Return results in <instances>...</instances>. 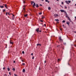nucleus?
<instances>
[{
    "instance_id": "f257e3e1",
    "label": "nucleus",
    "mask_w": 76,
    "mask_h": 76,
    "mask_svg": "<svg viewBox=\"0 0 76 76\" xmlns=\"http://www.w3.org/2000/svg\"><path fill=\"white\" fill-rule=\"evenodd\" d=\"M66 3H67V4H69V3H71V1H65Z\"/></svg>"
},
{
    "instance_id": "f03ea898",
    "label": "nucleus",
    "mask_w": 76,
    "mask_h": 76,
    "mask_svg": "<svg viewBox=\"0 0 76 76\" xmlns=\"http://www.w3.org/2000/svg\"><path fill=\"white\" fill-rule=\"evenodd\" d=\"M60 11L61 12H64V13L66 11L65 10H60Z\"/></svg>"
},
{
    "instance_id": "7ed1b4c3",
    "label": "nucleus",
    "mask_w": 76,
    "mask_h": 76,
    "mask_svg": "<svg viewBox=\"0 0 76 76\" xmlns=\"http://www.w3.org/2000/svg\"><path fill=\"white\" fill-rule=\"evenodd\" d=\"M13 16L12 17V20H13L14 19H15V15H14L13 14H12Z\"/></svg>"
},
{
    "instance_id": "20e7f679",
    "label": "nucleus",
    "mask_w": 76,
    "mask_h": 76,
    "mask_svg": "<svg viewBox=\"0 0 76 76\" xmlns=\"http://www.w3.org/2000/svg\"><path fill=\"white\" fill-rule=\"evenodd\" d=\"M59 40L61 42H63V39H61V37H59Z\"/></svg>"
},
{
    "instance_id": "39448f33",
    "label": "nucleus",
    "mask_w": 76,
    "mask_h": 76,
    "mask_svg": "<svg viewBox=\"0 0 76 76\" xmlns=\"http://www.w3.org/2000/svg\"><path fill=\"white\" fill-rule=\"evenodd\" d=\"M54 16H55V17H58V15L57 14H55L54 15Z\"/></svg>"
},
{
    "instance_id": "423d86ee",
    "label": "nucleus",
    "mask_w": 76,
    "mask_h": 76,
    "mask_svg": "<svg viewBox=\"0 0 76 76\" xmlns=\"http://www.w3.org/2000/svg\"><path fill=\"white\" fill-rule=\"evenodd\" d=\"M68 19L70 21V22H71L72 20H71V19H70V18H69V17L68 16L67 17Z\"/></svg>"
},
{
    "instance_id": "0eeeda50",
    "label": "nucleus",
    "mask_w": 76,
    "mask_h": 76,
    "mask_svg": "<svg viewBox=\"0 0 76 76\" xmlns=\"http://www.w3.org/2000/svg\"><path fill=\"white\" fill-rule=\"evenodd\" d=\"M33 6V7H35V6H36V4H35V2H34V4Z\"/></svg>"
},
{
    "instance_id": "6e6552de",
    "label": "nucleus",
    "mask_w": 76,
    "mask_h": 76,
    "mask_svg": "<svg viewBox=\"0 0 76 76\" xmlns=\"http://www.w3.org/2000/svg\"><path fill=\"white\" fill-rule=\"evenodd\" d=\"M36 31L38 33V32H39V28H37L36 30Z\"/></svg>"
},
{
    "instance_id": "1a4fd4ad",
    "label": "nucleus",
    "mask_w": 76,
    "mask_h": 76,
    "mask_svg": "<svg viewBox=\"0 0 76 76\" xmlns=\"http://www.w3.org/2000/svg\"><path fill=\"white\" fill-rule=\"evenodd\" d=\"M66 23L67 24V25H69V24L70 23V22L69 21H67L66 22Z\"/></svg>"
},
{
    "instance_id": "9d476101",
    "label": "nucleus",
    "mask_w": 76,
    "mask_h": 76,
    "mask_svg": "<svg viewBox=\"0 0 76 76\" xmlns=\"http://www.w3.org/2000/svg\"><path fill=\"white\" fill-rule=\"evenodd\" d=\"M37 46H39V45H40V46H41V44H37Z\"/></svg>"
},
{
    "instance_id": "9b49d317",
    "label": "nucleus",
    "mask_w": 76,
    "mask_h": 76,
    "mask_svg": "<svg viewBox=\"0 0 76 76\" xmlns=\"http://www.w3.org/2000/svg\"><path fill=\"white\" fill-rule=\"evenodd\" d=\"M25 72V69H23V73H24V72Z\"/></svg>"
},
{
    "instance_id": "f8f14e48",
    "label": "nucleus",
    "mask_w": 76,
    "mask_h": 76,
    "mask_svg": "<svg viewBox=\"0 0 76 76\" xmlns=\"http://www.w3.org/2000/svg\"><path fill=\"white\" fill-rule=\"evenodd\" d=\"M44 18H45V17L44 16H42V19H44Z\"/></svg>"
},
{
    "instance_id": "ddd939ff",
    "label": "nucleus",
    "mask_w": 76,
    "mask_h": 76,
    "mask_svg": "<svg viewBox=\"0 0 76 76\" xmlns=\"http://www.w3.org/2000/svg\"><path fill=\"white\" fill-rule=\"evenodd\" d=\"M34 3V1H31V4H33V3Z\"/></svg>"
},
{
    "instance_id": "4468645a",
    "label": "nucleus",
    "mask_w": 76,
    "mask_h": 76,
    "mask_svg": "<svg viewBox=\"0 0 76 76\" xmlns=\"http://www.w3.org/2000/svg\"><path fill=\"white\" fill-rule=\"evenodd\" d=\"M55 20H56L57 22H58V21H59V20H58V19H55Z\"/></svg>"
},
{
    "instance_id": "2eb2a0df",
    "label": "nucleus",
    "mask_w": 76,
    "mask_h": 76,
    "mask_svg": "<svg viewBox=\"0 0 76 76\" xmlns=\"http://www.w3.org/2000/svg\"><path fill=\"white\" fill-rule=\"evenodd\" d=\"M5 7L7 9V4H5Z\"/></svg>"
},
{
    "instance_id": "dca6fc26",
    "label": "nucleus",
    "mask_w": 76,
    "mask_h": 76,
    "mask_svg": "<svg viewBox=\"0 0 76 76\" xmlns=\"http://www.w3.org/2000/svg\"><path fill=\"white\" fill-rule=\"evenodd\" d=\"M10 44H13V42H12V41L10 40Z\"/></svg>"
},
{
    "instance_id": "f3484780",
    "label": "nucleus",
    "mask_w": 76,
    "mask_h": 76,
    "mask_svg": "<svg viewBox=\"0 0 76 76\" xmlns=\"http://www.w3.org/2000/svg\"><path fill=\"white\" fill-rule=\"evenodd\" d=\"M0 7H1V8H3V7H4V6H0Z\"/></svg>"
},
{
    "instance_id": "a211bd4d",
    "label": "nucleus",
    "mask_w": 76,
    "mask_h": 76,
    "mask_svg": "<svg viewBox=\"0 0 76 76\" xmlns=\"http://www.w3.org/2000/svg\"><path fill=\"white\" fill-rule=\"evenodd\" d=\"M27 16H28V14H26V15H24L25 17H27Z\"/></svg>"
},
{
    "instance_id": "6ab92c4d",
    "label": "nucleus",
    "mask_w": 76,
    "mask_h": 76,
    "mask_svg": "<svg viewBox=\"0 0 76 76\" xmlns=\"http://www.w3.org/2000/svg\"><path fill=\"white\" fill-rule=\"evenodd\" d=\"M7 70H8V71L9 72V71H10V68H8Z\"/></svg>"
},
{
    "instance_id": "aec40b11",
    "label": "nucleus",
    "mask_w": 76,
    "mask_h": 76,
    "mask_svg": "<svg viewBox=\"0 0 76 76\" xmlns=\"http://www.w3.org/2000/svg\"><path fill=\"white\" fill-rule=\"evenodd\" d=\"M3 10V12H5V11H6V10H5V9Z\"/></svg>"
},
{
    "instance_id": "412c9836",
    "label": "nucleus",
    "mask_w": 76,
    "mask_h": 76,
    "mask_svg": "<svg viewBox=\"0 0 76 76\" xmlns=\"http://www.w3.org/2000/svg\"><path fill=\"white\" fill-rule=\"evenodd\" d=\"M36 7H38V4H36Z\"/></svg>"
},
{
    "instance_id": "4be33fe9",
    "label": "nucleus",
    "mask_w": 76,
    "mask_h": 76,
    "mask_svg": "<svg viewBox=\"0 0 76 76\" xmlns=\"http://www.w3.org/2000/svg\"><path fill=\"white\" fill-rule=\"evenodd\" d=\"M12 70H14V71H15V68H13L12 69Z\"/></svg>"
},
{
    "instance_id": "5701e85b",
    "label": "nucleus",
    "mask_w": 76,
    "mask_h": 76,
    "mask_svg": "<svg viewBox=\"0 0 76 76\" xmlns=\"http://www.w3.org/2000/svg\"><path fill=\"white\" fill-rule=\"evenodd\" d=\"M22 65H23V66H25V64L24 63H23L22 64Z\"/></svg>"
},
{
    "instance_id": "b1692460",
    "label": "nucleus",
    "mask_w": 76,
    "mask_h": 76,
    "mask_svg": "<svg viewBox=\"0 0 76 76\" xmlns=\"http://www.w3.org/2000/svg\"><path fill=\"white\" fill-rule=\"evenodd\" d=\"M65 20H64L62 22H63V23H65Z\"/></svg>"
},
{
    "instance_id": "393cba45",
    "label": "nucleus",
    "mask_w": 76,
    "mask_h": 76,
    "mask_svg": "<svg viewBox=\"0 0 76 76\" xmlns=\"http://www.w3.org/2000/svg\"><path fill=\"white\" fill-rule=\"evenodd\" d=\"M48 10H50V9H51V8L50 7H49L48 8Z\"/></svg>"
},
{
    "instance_id": "a878e982",
    "label": "nucleus",
    "mask_w": 76,
    "mask_h": 76,
    "mask_svg": "<svg viewBox=\"0 0 76 76\" xmlns=\"http://www.w3.org/2000/svg\"><path fill=\"white\" fill-rule=\"evenodd\" d=\"M22 53L23 54H24L25 53V52H24V51H23Z\"/></svg>"
},
{
    "instance_id": "bb28decb",
    "label": "nucleus",
    "mask_w": 76,
    "mask_h": 76,
    "mask_svg": "<svg viewBox=\"0 0 76 76\" xmlns=\"http://www.w3.org/2000/svg\"><path fill=\"white\" fill-rule=\"evenodd\" d=\"M42 12H40L39 13V15H42Z\"/></svg>"
},
{
    "instance_id": "cd10ccee",
    "label": "nucleus",
    "mask_w": 76,
    "mask_h": 76,
    "mask_svg": "<svg viewBox=\"0 0 76 76\" xmlns=\"http://www.w3.org/2000/svg\"><path fill=\"white\" fill-rule=\"evenodd\" d=\"M58 61H60V60H61V59H58Z\"/></svg>"
},
{
    "instance_id": "c85d7f7f",
    "label": "nucleus",
    "mask_w": 76,
    "mask_h": 76,
    "mask_svg": "<svg viewBox=\"0 0 76 76\" xmlns=\"http://www.w3.org/2000/svg\"><path fill=\"white\" fill-rule=\"evenodd\" d=\"M14 76H18V75H17L16 74H14Z\"/></svg>"
},
{
    "instance_id": "c756f323",
    "label": "nucleus",
    "mask_w": 76,
    "mask_h": 76,
    "mask_svg": "<svg viewBox=\"0 0 76 76\" xmlns=\"http://www.w3.org/2000/svg\"><path fill=\"white\" fill-rule=\"evenodd\" d=\"M32 59H34V56H33V57L32 58Z\"/></svg>"
},
{
    "instance_id": "7c9ffc66",
    "label": "nucleus",
    "mask_w": 76,
    "mask_h": 76,
    "mask_svg": "<svg viewBox=\"0 0 76 76\" xmlns=\"http://www.w3.org/2000/svg\"><path fill=\"white\" fill-rule=\"evenodd\" d=\"M40 22H43V21L42 20H40Z\"/></svg>"
},
{
    "instance_id": "2f4dec72",
    "label": "nucleus",
    "mask_w": 76,
    "mask_h": 76,
    "mask_svg": "<svg viewBox=\"0 0 76 76\" xmlns=\"http://www.w3.org/2000/svg\"><path fill=\"white\" fill-rule=\"evenodd\" d=\"M46 2H48V0H45Z\"/></svg>"
},
{
    "instance_id": "473e14b6",
    "label": "nucleus",
    "mask_w": 76,
    "mask_h": 76,
    "mask_svg": "<svg viewBox=\"0 0 76 76\" xmlns=\"http://www.w3.org/2000/svg\"><path fill=\"white\" fill-rule=\"evenodd\" d=\"M64 13H65V14H66H66H67V12H64Z\"/></svg>"
},
{
    "instance_id": "72a5a7b5",
    "label": "nucleus",
    "mask_w": 76,
    "mask_h": 76,
    "mask_svg": "<svg viewBox=\"0 0 76 76\" xmlns=\"http://www.w3.org/2000/svg\"><path fill=\"white\" fill-rule=\"evenodd\" d=\"M61 4H64V3L63 2H62Z\"/></svg>"
},
{
    "instance_id": "f704fd0d",
    "label": "nucleus",
    "mask_w": 76,
    "mask_h": 76,
    "mask_svg": "<svg viewBox=\"0 0 76 76\" xmlns=\"http://www.w3.org/2000/svg\"><path fill=\"white\" fill-rule=\"evenodd\" d=\"M8 14L9 15H10V12H8Z\"/></svg>"
},
{
    "instance_id": "c9c22d12",
    "label": "nucleus",
    "mask_w": 76,
    "mask_h": 76,
    "mask_svg": "<svg viewBox=\"0 0 76 76\" xmlns=\"http://www.w3.org/2000/svg\"><path fill=\"white\" fill-rule=\"evenodd\" d=\"M66 18H67V17H68V15H66Z\"/></svg>"
},
{
    "instance_id": "e433bc0d",
    "label": "nucleus",
    "mask_w": 76,
    "mask_h": 76,
    "mask_svg": "<svg viewBox=\"0 0 76 76\" xmlns=\"http://www.w3.org/2000/svg\"><path fill=\"white\" fill-rule=\"evenodd\" d=\"M13 63H16V61H13Z\"/></svg>"
},
{
    "instance_id": "4c0bfd02",
    "label": "nucleus",
    "mask_w": 76,
    "mask_h": 76,
    "mask_svg": "<svg viewBox=\"0 0 76 76\" xmlns=\"http://www.w3.org/2000/svg\"><path fill=\"white\" fill-rule=\"evenodd\" d=\"M11 72H10L9 73V75H11Z\"/></svg>"
},
{
    "instance_id": "58836bf2",
    "label": "nucleus",
    "mask_w": 76,
    "mask_h": 76,
    "mask_svg": "<svg viewBox=\"0 0 76 76\" xmlns=\"http://www.w3.org/2000/svg\"><path fill=\"white\" fill-rule=\"evenodd\" d=\"M60 47V45H58L57 46V47Z\"/></svg>"
},
{
    "instance_id": "ea45409f",
    "label": "nucleus",
    "mask_w": 76,
    "mask_h": 76,
    "mask_svg": "<svg viewBox=\"0 0 76 76\" xmlns=\"http://www.w3.org/2000/svg\"><path fill=\"white\" fill-rule=\"evenodd\" d=\"M3 69L4 70H5V67H4V68H3Z\"/></svg>"
},
{
    "instance_id": "a19ab883",
    "label": "nucleus",
    "mask_w": 76,
    "mask_h": 76,
    "mask_svg": "<svg viewBox=\"0 0 76 76\" xmlns=\"http://www.w3.org/2000/svg\"><path fill=\"white\" fill-rule=\"evenodd\" d=\"M33 53H32L31 54V56H33Z\"/></svg>"
},
{
    "instance_id": "79ce46f5",
    "label": "nucleus",
    "mask_w": 76,
    "mask_h": 76,
    "mask_svg": "<svg viewBox=\"0 0 76 76\" xmlns=\"http://www.w3.org/2000/svg\"><path fill=\"white\" fill-rule=\"evenodd\" d=\"M44 25L45 26H46V24H44Z\"/></svg>"
},
{
    "instance_id": "37998d69",
    "label": "nucleus",
    "mask_w": 76,
    "mask_h": 76,
    "mask_svg": "<svg viewBox=\"0 0 76 76\" xmlns=\"http://www.w3.org/2000/svg\"><path fill=\"white\" fill-rule=\"evenodd\" d=\"M65 9H67V7L65 6Z\"/></svg>"
},
{
    "instance_id": "c03bdc74",
    "label": "nucleus",
    "mask_w": 76,
    "mask_h": 76,
    "mask_svg": "<svg viewBox=\"0 0 76 76\" xmlns=\"http://www.w3.org/2000/svg\"><path fill=\"white\" fill-rule=\"evenodd\" d=\"M39 70H41V69H40V67H39Z\"/></svg>"
},
{
    "instance_id": "a18cd8bd",
    "label": "nucleus",
    "mask_w": 76,
    "mask_h": 76,
    "mask_svg": "<svg viewBox=\"0 0 76 76\" xmlns=\"http://www.w3.org/2000/svg\"><path fill=\"white\" fill-rule=\"evenodd\" d=\"M6 15H7V12L6 13Z\"/></svg>"
},
{
    "instance_id": "49530a36",
    "label": "nucleus",
    "mask_w": 76,
    "mask_h": 76,
    "mask_svg": "<svg viewBox=\"0 0 76 76\" xmlns=\"http://www.w3.org/2000/svg\"><path fill=\"white\" fill-rule=\"evenodd\" d=\"M39 32H41V30H40V31L39 30Z\"/></svg>"
},
{
    "instance_id": "de8ad7c7",
    "label": "nucleus",
    "mask_w": 76,
    "mask_h": 76,
    "mask_svg": "<svg viewBox=\"0 0 76 76\" xmlns=\"http://www.w3.org/2000/svg\"><path fill=\"white\" fill-rule=\"evenodd\" d=\"M59 23V22H57V23Z\"/></svg>"
},
{
    "instance_id": "09e8293b",
    "label": "nucleus",
    "mask_w": 76,
    "mask_h": 76,
    "mask_svg": "<svg viewBox=\"0 0 76 76\" xmlns=\"http://www.w3.org/2000/svg\"><path fill=\"white\" fill-rule=\"evenodd\" d=\"M21 61L22 62H23V60H21Z\"/></svg>"
},
{
    "instance_id": "8fccbe9b",
    "label": "nucleus",
    "mask_w": 76,
    "mask_h": 76,
    "mask_svg": "<svg viewBox=\"0 0 76 76\" xmlns=\"http://www.w3.org/2000/svg\"><path fill=\"white\" fill-rule=\"evenodd\" d=\"M46 61H45V63H46Z\"/></svg>"
},
{
    "instance_id": "3c124183",
    "label": "nucleus",
    "mask_w": 76,
    "mask_h": 76,
    "mask_svg": "<svg viewBox=\"0 0 76 76\" xmlns=\"http://www.w3.org/2000/svg\"><path fill=\"white\" fill-rule=\"evenodd\" d=\"M39 5H40V6H42V4H40Z\"/></svg>"
},
{
    "instance_id": "603ef678",
    "label": "nucleus",
    "mask_w": 76,
    "mask_h": 76,
    "mask_svg": "<svg viewBox=\"0 0 76 76\" xmlns=\"http://www.w3.org/2000/svg\"><path fill=\"white\" fill-rule=\"evenodd\" d=\"M6 46H7V44L5 45Z\"/></svg>"
},
{
    "instance_id": "864d4df0",
    "label": "nucleus",
    "mask_w": 76,
    "mask_h": 76,
    "mask_svg": "<svg viewBox=\"0 0 76 76\" xmlns=\"http://www.w3.org/2000/svg\"><path fill=\"white\" fill-rule=\"evenodd\" d=\"M23 3H25V1H23Z\"/></svg>"
},
{
    "instance_id": "5fc2aeb1",
    "label": "nucleus",
    "mask_w": 76,
    "mask_h": 76,
    "mask_svg": "<svg viewBox=\"0 0 76 76\" xmlns=\"http://www.w3.org/2000/svg\"><path fill=\"white\" fill-rule=\"evenodd\" d=\"M60 30H61V31H62V29L61 28V29H60Z\"/></svg>"
},
{
    "instance_id": "6e6d98bb",
    "label": "nucleus",
    "mask_w": 76,
    "mask_h": 76,
    "mask_svg": "<svg viewBox=\"0 0 76 76\" xmlns=\"http://www.w3.org/2000/svg\"><path fill=\"white\" fill-rule=\"evenodd\" d=\"M41 0V1H44V0Z\"/></svg>"
},
{
    "instance_id": "4d7b16f0",
    "label": "nucleus",
    "mask_w": 76,
    "mask_h": 76,
    "mask_svg": "<svg viewBox=\"0 0 76 76\" xmlns=\"http://www.w3.org/2000/svg\"><path fill=\"white\" fill-rule=\"evenodd\" d=\"M20 59L21 60H22V58H21V57H20Z\"/></svg>"
},
{
    "instance_id": "13d9d810",
    "label": "nucleus",
    "mask_w": 76,
    "mask_h": 76,
    "mask_svg": "<svg viewBox=\"0 0 76 76\" xmlns=\"http://www.w3.org/2000/svg\"><path fill=\"white\" fill-rule=\"evenodd\" d=\"M74 33H76V31H74Z\"/></svg>"
},
{
    "instance_id": "bf43d9fd",
    "label": "nucleus",
    "mask_w": 76,
    "mask_h": 76,
    "mask_svg": "<svg viewBox=\"0 0 76 76\" xmlns=\"http://www.w3.org/2000/svg\"><path fill=\"white\" fill-rule=\"evenodd\" d=\"M48 3H50V1H48Z\"/></svg>"
},
{
    "instance_id": "052dcab7",
    "label": "nucleus",
    "mask_w": 76,
    "mask_h": 76,
    "mask_svg": "<svg viewBox=\"0 0 76 76\" xmlns=\"http://www.w3.org/2000/svg\"><path fill=\"white\" fill-rule=\"evenodd\" d=\"M5 48H7V46H5Z\"/></svg>"
},
{
    "instance_id": "680f3d73",
    "label": "nucleus",
    "mask_w": 76,
    "mask_h": 76,
    "mask_svg": "<svg viewBox=\"0 0 76 76\" xmlns=\"http://www.w3.org/2000/svg\"><path fill=\"white\" fill-rule=\"evenodd\" d=\"M63 26H64V25H63Z\"/></svg>"
},
{
    "instance_id": "e2e57ef3",
    "label": "nucleus",
    "mask_w": 76,
    "mask_h": 76,
    "mask_svg": "<svg viewBox=\"0 0 76 76\" xmlns=\"http://www.w3.org/2000/svg\"><path fill=\"white\" fill-rule=\"evenodd\" d=\"M75 47H76V45H75Z\"/></svg>"
},
{
    "instance_id": "0e129e2a",
    "label": "nucleus",
    "mask_w": 76,
    "mask_h": 76,
    "mask_svg": "<svg viewBox=\"0 0 76 76\" xmlns=\"http://www.w3.org/2000/svg\"><path fill=\"white\" fill-rule=\"evenodd\" d=\"M23 9H24V10H25V8H23Z\"/></svg>"
},
{
    "instance_id": "69168bd1",
    "label": "nucleus",
    "mask_w": 76,
    "mask_h": 76,
    "mask_svg": "<svg viewBox=\"0 0 76 76\" xmlns=\"http://www.w3.org/2000/svg\"><path fill=\"white\" fill-rule=\"evenodd\" d=\"M57 1H59V0H56Z\"/></svg>"
},
{
    "instance_id": "338daca9",
    "label": "nucleus",
    "mask_w": 76,
    "mask_h": 76,
    "mask_svg": "<svg viewBox=\"0 0 76 76\" xmlns=\"http://www.w3.org/2000/svg\"><path fill=\"white\" fill-rule=\"evenodd\" d=\"M66 15H67V14H66Z\"/></svg>"
},
{
    "instance_id": "774afa93",
    "label": "nucleus",
    "mask_w": 76,
    "mask_h": 76,
    "mask_svg": "<svg viewBox=\"0 0 76 76\" xmlns=\"http://www.w3.org/2000/svg\"><path fill=\"white\" fill-rule=\"evenodd\" d=\"M75 6H76V4L75 5Z\"/></svg>"
}]
</instances>
